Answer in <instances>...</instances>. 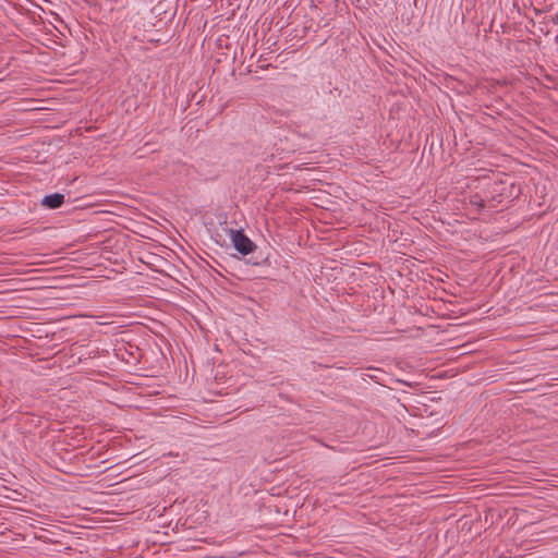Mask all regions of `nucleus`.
Listing matches in <instances>:
<instances>
[{"label": "nucleus", "mask_w": 558, "mask_h": 558, "mask_svg": "<svg viewBox=\"0 0 558 558\" xmlns=\"http://www.w3.org/2000/svg\"><path fill=\"white\" fill-rule=\"evenodd\" d=\"M231 241L234 248L242 255H247L256 248V244L244 233L243 230L230 229Z\"/></svg>", "instance_id": "f257e3e1"}, {"label": "nucleus", "mask_w": 558, "mask_h": 558, "mask_svg": "<svg viewBox=\"0 0 558 558\" xmlns=\"http://www.w3.org/2000/svg\"><path fill=\"white\" fill-rule=\"evenodd\" d=\"M64 203V195L61 193H53L44 196L41 199V205L49 209H57L62 206Z\"/></svg>", "instance_id": "7ed1b4c3"}, {"label": "nucleus", "mask_w": 558, "mask_h": 558, "mask_svg": "<svg viewBox=\"0 0 558 558\" xmlns=\"http://www.w3.org/2000/svg\"><path fill=\"white\" fill-rule=\"evenodd\" d=\"M515 186L513 184H507L506 182H495L492 184L489 193L492 199L501 203L505 198H511Z\"/></svg>", "instance_id": "f03ea898"}, {"label": "nucleus", "mask_w": 558, "mask_h": 558, "mask_svg": "<svg viewBox=\"0 0 558 558\" xmlns=\"http://www.w3.org/2000/svg\"><path fill=\"white\" fill-rule=\"evenodd\" d=\"M470 204L481 210L485 207V199L481 195L474 194L470 196Z\"/></svg>", "instance_id": "20e7f679"}]
</instances>
